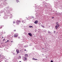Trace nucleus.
I'll return each instance as SVG.
<instances>
[{
	"instance_id": "nucleus-6",
	"label": "nucleus",
	"mask_w": 62,
	"mask_h": 62,
	"mask_svg": "<svg viewBox=\"0 0 62 62\" xmlns=\"http://www.w3.org/2000/svg\"><path fill=\"white\" fill-rule=\"evenodd\" d=\"M21 56H19L18 57V59H21Z\"/></svg>"
},
{
	"instance_id": "nucleus-26",
	"label": "nucleus",
	"mask_w": 62,
	"mask_h": 62,
	"mask_svg": "<svg viewBox=\"0 0 62 62\" xmlns=\"http://www.w3.org/2000/svg\"><path fill=\"white\" fill-rule=\"evenodd\" d=\"M1 59H3V57H2V58H1Z\"/></svg>"
},
{
	"instance_id": "nucleus-31",
	"label": "nucleus",
	"mask_w": 62,
	"mask_h": 62,
	"mask_svg": "<svg viewBox=\"0 0 62 62\" xmlns=\"http://www.w3.org/2000/svg\"><path fill=\"white\" fill-rule=\"evenodd\" d=\"M2 38H3V37H2Z\"/></svg>"
},
{
	"instance_id": "nucleus-29",
	"label": "nucleus",
	"mask_w": 62,
	"mask_h": 62,
	"mask_svg": "<svg viewBox=\"0 0 62 62\" xmlns=\"http://www.w3.org/2000/svg\"><path fill=\"white\" fill-rule=\"evenodd\" d=\"M29 46H31V45H30Z\"/></svg>"
},
{
	"instance_id": "nucleus-17",
	"label": "nucleus",
	"mask_w": 62,
	"mask_h": 62,
	"mask_svg": "<svg viewBox=\"0 0 62 62\" xmlns=\"http://www.w3.org/2000/svg\"><path fill=\"white\" fill-rule=\"evenodd\" d=\"M55 32H56V31H54V33H55Z\"/></svg>"
},
{
	"instance_id": "nucleus-23",
	"label": "nucleus",
	"mask_w": 62,
	"mask_h": 62,
	"mask_svg": "<svg viewBox=\"0 0 62 62\" xmlns=\"http://www.w3.org/2000/svg\"><path fill=\"white\" fill-rule=\"evenodd\" d=\"M14 31H16V30H14Z\"/></svg>"
},
{
	"instance_id": "nucleus-22",
	"label": "nucleus",
	"mask_w": 62,
	"mask_h": 62,
	"mask_svg": "<svg viewBox=\"0 0 62 62\" xmlns=\"http://www.w3.org/2000/svg\"><path fill=\"white\" fill-rule=\"evenodd\" d=\"M24 51H26V50L25 49L24 50Z\"/></svg>"
},
{
	"instance_id": "nucleus-21",
	"label": "nucleus",
	"mask_w": 62,
	"mask_h": 62,
	"mask_svg": "<svg viewBox=\"0 0 62 62\" xmlns=\"http://www.w3.org/2000/svg\"><path fill=\"white\" fill-rule=\"evenodd\" d=\"M45 7H47V5H45Z\"/></svg>"
},
{
	"instance_id": "nucleus-32",
	"label": "nucleus",
	"mask_w": 62,
	"mask_h": 62,
	"mask_svg": "<svg viewBox=\"0 0 62 62\" xmlns=\"http://www.w3.org/2000/svg\"><path fill=\"white\" fill-rule=\"evenodd\" d=\"M17 24L18 25L19 24V23H17Z\"/></svg>"
},
{
	"instance_id": "nucleus-2",
	"label": "nucleus",
	"mask_w": 62,
	"mask_h": 62,
	"mask_svg": "<svg viewBox=\"0 0 62 62\" xmlns=\"http://www.w3.org/2000/svg\"><path fill=\"white\" fill-rule=\"evenodd\" d=\"M22 59L24 61H26L27 60V58L25 57H23V58Z\"/></svg>"
},
{
	"instance_id": "nucleus-24",
	"label": "nucleus",
	"mask_w": 62,
	"mask_h": 62,
	"mask_svg": "<svg viewBox=\"0 0 62 62\" xmlns=\"http://www.w3.org/2000/svg\"><path fill=\"white\" fill-rule=\"evenodd\" d=\"M5 40V39H3V41H4V40Z\"/></svg>"
},
{
	"instance_id": "nucleus-33",
	"label": "nucleus",
	"mask_w": 62,
	"mask_h": 62,
	"mask_svg": "<svg viewBox=\"0 0 62 62\" xmlns=\"http://www.w3.org/2000/svg\"><path fill=\"white\" fill-rule=\"evenodd\" d=\"M42 49H44V48H42Z\"/></svg>"
},
{
	"instance_id": "nucleus-7",
	"label": "nucleus",
	"mask_w": 62,
	"mask_h": 62,
	"mask_svg": "<svg viewBox=\"0 0 62 62\" xmlns=\"http://www.w3.org/2000/svg\"><path fill=\"white\" fill-rule=\"evenodd\" d=\"M25 55L26 57H28V54H25Z\"/></svg>"
},
{
	"instance_id": "nucleus-14",
	"label": "nucleus",
	"mask_w": 62,
	"mask_h": 62,
	"mask_svg": "<svg viewBox=\"0 0 62 62\" xmlns=\"http://www.w3.org/2000/svg\"><path fill=\"white\" fill-rule=\"evenodd\" d=\"M16 2H17V3H18V2H19V0H17Z\"/></svg>"
},
{
	"instance_id": "nucleus-25",
	"label": "nucleus",
	"mask_w": 62,
	"mask_h": 62,
	"mask_svg": "<svg viewBox=\"0 0 62 62\" xmlns=\"http://www.w3.org/2000/svg\"><path fill=\"white\" fill-rule=\"evenodd\" d=\"M11 42H13V41H11Z\"/></svg>"
},
{
	"instance_id": "nucleus-28",
	"label": "nucleus",
	"mask_w": 62,
	"mask_h": 62,
	"mask_svg": "<svg viewBox=\"0 0 62 62\" xmlns=\"http://www.w3.org/2000/svg\"><path fill=\"white\" fill-rule=\"evenodd\" d=\"M2 28V27H1V28Z\"/></svg>"
},
{
	"instance_id": "nucleus-3",
	"label": "nucleus",
	"mask_w": 62,
	"mask_h": 62,
	"mask_svg": "<svg viewBox=\"0 0 62 62\" xmlns=\"http://www.w3.org/2000/svg\"><path fill=\"white\" fill-rule=\"evenodd\" d=\"M16 51L17 54H19V50H18V49H16Z\"/></svg>"
},
{
	"instance_id": "nucleus-30",
	"label": "nucleus",
	"mask_w": 62,
	"mask_h": 62,
	"mask_svg": "<svg viewBox=\"0 0 62 62\" xmlns=\"http://www.w3.org/2000/svg\"><path fill=\"white\" fill-rule=\"evenodd\" d=\"M19 62H21V61H19Z\"/></svg>"
},
{
	"instance_id": "nucleus-18",
	"label": "nucleus",
	"mask_w": 62,
	"mask_h": 62,
	"mask_svg": "<svg viewBox=\"0 0 62 62\" xmlns=\"http://www.w3.org/2000/svg\"><path fill=\"white\" fill-rule=\"evenodd\" d=\"M51 62H53V61L51 60Z\"/></svg>"
},
{
	"instance_id": "nucleus-19",
	"label": "nucleus",
	"mask_w": 62,
	"mask_h": 62,
	"mask_svg": "<svg viewBox=\"0 0 62 62\" xmlns=\"http://www.w3.org/2000/svg\"><path fill=\"white\" fill-rule=\"evenodd\" d=\"M54 17H52V19H54Z\"/></svg>"
},
{
	"instance_id": "nucleus-9",
	"label": "nucleus",
	"mask_w": 62,
	"mask_h": 62,
	"mask_svg": "<svg viewBox=\"0 0 62 62\" xmlns=\"http://www.w3.org/2000/svg\"><path fill=\"white\" fill-rule=\"evenodd\" d=\"M45 4V1L43 2V3H42V5H44Z\"/></svg>"
},
{
	"instance_id": "nucleus-36",
	"label": "nucleus",
	"mask_w": 62,
	"mask_h": 62,
	"mask_svg": "<svg viewBox=\"0 0 62 62\" xmlns=\"http://www.w3.org/2000/svg\"><path fill=\"white\" fill-rule=\"evenodd\" d=\"M8 42L9 41L8 40Z\"/></svg>"
},
{
	"instance_id": "nucleus-34",
	"label": "nucleus",
	"mask_w": 62,
	"mask_h": 62,
	"mask_svg": "<svg viewBox=\"0 0 62 62\" xmlns=\"http://www.w3.org/2000/svg\"><path fill=\"white\" fill-rule=\"evenodd\" d=\"M1 39H0V40H1Z\"/></svg>"
},
{
	"instance_id": "nucleus-27",
	"label": "nucleus",
	"mask_w": 62,
	"mask_h": 62,
	"mask_svg": "<svg viewBox=\"0 0 62 62\" xmlns=\"http://www.w3.org/2000/svg\"><path fill=\"white\" fill-rule=\"evenodd\" d=\"M18 39H20V38L19 37H18Z\"/></svg>"
},
{
	"instance_id": "nucleus-20",
	"label": "nucleus",
	"mask_w": 62,
	"mask_h": 62,
	"mask_svg": "<svg viewBox=\"0 0 62 62\" xmlns=\"http://www.w3.org/2000/svg\"><path fill=\"white\" fill-rule=\"evenodd\" d=\"M18 22H21V21L20 20H19V21H18Z\"/></svg>"
},
{
	"instance_id": "nucleus-5",
	"label": "nucleus",
	"mask_w": 62,
	"mask_h": 62,
	"mask_svg": "<svg viewBox=\"0 0 62 62\" xmlns=\"http://www.w3.org/2000/svg\"><path fill=\"white\" fill-rule=\"evenodd\" d=\"M38 23V20H37L35 21L34 22V23H35V24H37V23Z\"/></svg>"
},
{
	"instance_id": "nucleus-16",
	"label": "nucleus",
	"mask_w": 62,
	"mask_h": 62,
	"mask_svg": "<svg viewBox=\"0 0 62 62\" xmlns=\"http://www.w3.org/2000/svg\"><path fill=\"white\" fill-rule=\"evenodd\" d=\"M13 23H15V21L13 22Z\"/></svg>"
},
{
	"instance_id": "nucleus-13",
	"label": "nucleus",
	"mask_w": 62,
	"mask_h": 62,
	"mask_svg": "<svg viewBox=\"0 0 62 62\" xmlns=\"http://www.w3.org/2000/svg\"><path fill=\"white\" fill-rule=\"evenodd\" d=\"M41 26H42V27H43V28H44V27H44V26H43V25H41Z\"/></svg>"
},
{
	"instance_id": "nucleus-10",
	"label": "nucleus",
	"mask_w": 62,
	"mask_h": 62,
	"mask_svg": "<svg viewBox=\"0 0 62 62\" xmlns=\"http://www.w3.org/2000/svg\"><path fill=\"white\" fill-rule=\"evenodd\" d=\"M59 26H60L59 24H57L56 25V26L58 27Z\"/></svg>"
},
{
	"instance_id": "nucleus-35",
	"label": "nucleus",
	"mask_w": 62,
	"mask_h": 62,
	"mask_svg": "<svg viewBox=\"0 0 62 62\" xmlns=\"http://www.w3.org/2000/svg\"><path fill=\"white\" fill-rule=\"evenodd\" d=\"M8 41V40H7V42Z\"/></svg>"
},
{
	"instance_id": "nucleus-8",
	"label": "nucleus",
	"mask_w": 62,
	"mask_h": 62,
	"mask_svg": "<svg viewBox=\"0 0 62 62\" xmlns=\"http://www.w3.org/2000/svg\"><path fill=\"white\" fill-rule=\"evenodd\" d=\"M33 60H38V59H36L34 58H32Z\"/></svg>"
},
{
	"instance_id": "nucleus-11",
	"label": "nucleus",
	"mask_w": 62,
	"mask_h": 62,
	"mask_svg": "<svg viewBox=\"0 0 62 62\" xmlns=\"http://www.w3.org/2000/svg\"><path fill=\"white\" fill-rule=\"evenodd\" d=\"M58 27L56 26H55V28H56V29H57V28H58Z\"/></svg>"
},
{
	"instance_id": "nucleus-4",
	"label": "nucleus",
	"mask_w": 62,
	"mask_h": 62,
	"mask_svg": "<svg viewBox=\"0 0 62 62\" xmlns=\"http://www.w3.org/2000/svg\"><path fill=\"white\" fill-rule=\"evenodd\" d=\"M28 35H29L30 36H32V34H31V33H28Z\"/></svg>"
},
{
	"instance_id": "nucleus-38",
	"label": "nucleus",
	"mask_w": 62,
	"mask_h": 62,
	"mask_svg": "<svg viewBox=\"0 0 62 62\" xmlns=\"http://www.w3.org/2000/svg\"><path fill=\"white\" fill-rule=\"evenodd\" d=\"M32 18H33V17H32Z\"/></svg>"
},
{
	"instance_id": "nucleus-12",
	"label": "nucleus",
	"mask_w": 62,
	"mask_h": 62,
	"mask_svg": "<svg viewBox=\"0 0 62 62\" xmlns=\"http://www.w3.org/2000/svg\"><path fill=\"white\" fill-rule=\"evenodd\" d=\"M29 27H30L31 28V27H32L33 28V26L30 25Z\"/></svg>"
},
{
	"instance_id": "nucleus-15",
	"label": "nucleus",
	"mask_w": 62,
	"mask_h": 62,
	"mask_svg": "<svg viewBox=\"0 0 62 62\" xmlns=\"http://www.w3.org/2000/svg\"><path fill=\"white\" fill-rule=\"evenodd\" d=\"M48 33H49V34H50V33H51V32H50V31H48Z\"/></svg>"
},
{
	"instance_id": "nucleus-1",
	"label": "nucleus",
	"mask_w": 62,
	"mask_h": 62,
	"mask_svg": "<svg viewBox=\"0 0 62 62\" xmlns=\"http://www.w3.org/2000/svg\"><path fill=\"white\" fill-rule=\"evenodd\" d=\"M18 36V34L17 33H15L14 35V37L16 38Z\"/></svg>"
},
{
	"instance_id": "nucleus-37",
	"label": "nucleus",
	"mask_w": 62,
	"mask_h": 62,
	"mask_svg": "<svg viewBox=\"0 0 62 62\" xmlns=\"http://www.w3.org/2000/svg\"><path fill=\"white\" fill-rule=\"evenodd\" d=\"M57 23H58V22H57Z\"/></svg>"
}]
</instances>
